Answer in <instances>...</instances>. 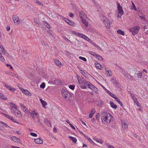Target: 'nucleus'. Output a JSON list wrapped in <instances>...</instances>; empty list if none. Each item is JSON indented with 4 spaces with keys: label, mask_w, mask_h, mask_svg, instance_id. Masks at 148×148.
Here are the masks:
<instances>
[{
    "label": "nucleus",
    "mask_w": 148,
    "mask_h": 148,
    "mask_svg": "<svg viewBox=\"0 0 148 148\" xmlns=\"http://www.w3.org/2000/svg\"><path fill=\"white\" fill-rule=\"evenodd\" d=\"M61 93L62 97L65 99H66V100H71L70 98H71L72 95L67 91H65L64 89H62L61 90Z\"/></svg>",
    "instance_id": "f257e3e1"
},
{
    "label": "nucleus",
    "mask_w": 148,
    "mask_h": 148,
    "mask_svg": "<svg viewBox=\"0 0 148 148\" xmlns=\"http://www.w3.org/2000/svg\"><path fill=\"white\" fill-rule=\"evenodd\" d=\"M111 116V114L109 113L106 112H104L101 115V119L102 122L105 123L106 122L107 123H108V119H109V116Z\"/></svg>",
    "instance_id": "f03ea898"
},
{
    "label": "nucleus",
    "mask_w": 148,
    "mask_h": 148,
    "mask_svg": "<svg viewBox=\"0 0 148 148\" xmlns=\"http://www.w3.org/2000/svg\"><path fill=\"white\" fill-rule=\"evenodd\" d=\"M116 4L117 6V11L118 14H120V16L118 15V17L121 18V16L123 15L124 13L123 9V7L120 5V3L118 2H116Z\"/></svg>",
    "instance_id": "7ed1b4c3"
},
{
    "label": "nucleus",
    "mask_w": 148,
    "mask_h": 148,
    "mask_svg": "<svg viewBox=\"0 0 148 148\" xmlns=\"http://www.w3.org/2000/svg\"><path fill=\"white\" fill-rule=\"evenodd\" d=\"M139 29L140 27L138 26H136L133 28H130L129 29L130 31L132 32V34L134 36L138 33Z\"/></svg>",
    "instance_id": "20e7f679"
},
{
    "label": "nucleus",
    "mask_w": 148,
    "mask_h": 148,
    "mask_svg": "<svg viewBox=\"0 0 148 148\" xmlns=\"http://www.w3.org/2000/svg\"><path fill=\"white\" fill-rule=\"evenodd\" d=\"M11 110L12 112H13L15 115H17L16 114V106L12 103H11Z\"/></svg>",
    "instance_id": "39448f33"
},
{
    "label": "nucleus",
    "mask_w": 148,
    "mask_h": 148,
    "mask_svg": "<svg viewBox=\"0 0 148 148\" xmlns=\"http://www.w3.org/2000/svg\"><path fill=\"white\" fill-rule=\"evenodd\" d=\"M90 84V82L86 81L84 82H82V83H81L80 87L83 89H85L86 88V86L88 87V84Z\"/></svg>",
    "instance_id": "423d86ee"
},
{
    "label": "nucleus",
    "mask_w": 148,
    "mask_h": 148,
    "mask_svg": "<svg viewBox=\"0 0 148 148\" xmlns=\"http://www.w3.org/2000/svg\"><path fill=\"white\" fill-rule=\"evenodd\" d=\"M64 20L70 25L75 26L76 25V24L72 21H71L67 18H64Z\"/></svg>",
    "instance_id": "0eeeda50"
},
{
    "label": "nucleus",
    "mask_w": 148,
    "mask_h": 148,
    "mask_svg": "<svg viewBox=\"0 0 148 148\" xmlns=\"http://www.w3.org/2000/svg\"><path fill=\"white\" fill-rule=\"evenodd\" d=\"M103 23L107 29L110 28V22L108 19L106 18V20H104Z\"/></svg>",
    "instance_id": "6e6552de"
},
{
    "label": "nucleus",
    "mask_w": 148,
    "mask_h": 148,
    "mask_svg": "<svg viewBox=\"0 0 148 148\" xmlns=\"http://www.w3.org/2000/svg\"><path fill=\"white\" fill-rule=\"evenodd\" d=\"M3 114L5 117L8 119H10L11 121H12L14 122L18 123L16 121V120L13 119L12 116H10L9 115L6 114L4 113H3Z\"/></svg>",
    "instance_id": "1a4fd4ad"
},
{
    "label": "nucleus",
    "mask_w": 148,
    "mask_h": 148,
    "mask_svg": "<svg viewBox=\"0 0 148 148\" xmlns=\"http://www.w3.org/2000/svg\"><path fill=\"white\" fill-rule=\"evenodd\" d=\"M51 82L52 83H53V84L56 85H60L61 84H62V82L60 80L58 79H55L54 80H53L52 81H51ZM49 82H50V81H49Z\"/></svg>",
    "instance_id": "9d476101"
},
{
    "label": "nucleus",
    "mask_w": 148,
    "mask_h": 148,
    "mask_svg": "<svg viewBox=\"0 0 148 148\" xmlns=\"http://www.w3.org/2000/svg\"><path fill=\"white\" fill-rule=\"evenodd\" d=\"M12 19L14 23H20L19 18L16 15H13Z\"/></svg>",
    "instance_id": "9b49d317"
},
{
    "label": "nucleus",
    "mask_w": 148,
    "mask_h": 148,
    "mask_svg": "<svg viewBox=\"0 0 148 148\" xmlns=\"http://www.w3.org/2000/svg\"><path fill=\"white\" fill-rule=\"evenodd\" d=\"M12 140L13 141L18 143H19L20 142V140L19 138L16 137L12 136L11 138Z\"/></svg>",
    "instance_id": "f8f14e48"
},
{
    "label": "nucleus",
    "mask_w": 148,
    "mask_h": 148,
    "mask_svg": "<svg viewBox=\"0 0 148 148\" xmlns=\"http://www.w3.org/2000/svg\"><path fill=\"white\" fill-rule=\"evenodd\" d=\"M78 34V36L81 37L82 38H84V39L87 40H89L90 39H89L88 37L82 34Z\"/></svg>",
    "instance_id": "ddd939ff"
},
{
    "label": "nucleus",
    "mask_w": 148,
    "mask_h": 148,
    "mask_svg": "<svg viewBox=\"0 0 148 148\" xmlns=\"http://www.w3.org/2000/svg\"><path fill=\"white\" fill-rule=\"evenodd\" d=\"M95 112V108L92 109L90 111V114H89V118H91L92 117V116H93V115L94 114Z\"/></svg>",
    "instance_id": "4468645a"
},
{
    "label": "nucleus",
    "mask_w": 148,
    "mask_h": 148,
    "mask_svg": "<svg viewBox=\"0 0 148 148\" xmlns=\"http://www.w3.org/2000/svg\"><path fill=\"white\" fill-rule=\"evenodd\" d=\"M4 86L8 89L11 91L12 92H14L15 90V89L14 88H12L11 86H8L7 85L5 84L4 85Z\"/></svg>",
    "instance_id": "2eb2a0df"
},
{
    "label": "nucleus",
    "mask_w": 148,
    "mask_h": 148,
    "mask_svg": "<svg viewBox=\"0 0 148 148\" xmlns=\"http://www.w3.org/2000/svg\"><path fill=\"white\" fill-rule=\"evenodd\" d=\"M35 142L37 144H41L42 143V141L40 138L34 139Z\"/></svg>",
    "instance_id": "dca6fc26"
},
{
    "label": "nucleus",
    "mask_w": 148,
    "mask_h": 148,
    "mask_svg": "<svg viewBox=\"0 0 148 148\" xmlns=\"http://www.w3.org/2000/svg\"><path fill=\"white\" fill-rule=\"evenodd\" d=\"M21 90L25 94V95H29L30 94V92L26 90H25L23 88H21Z\"/></svg>",
    "instance_id": "f3484780"
},
{
    "label": "nucleus",
    "mask_w": 148,
    "mask_h": 148,
    "mask_svg": "<svg viewBox=\"0 0 148 148\" xmlns=\"http://www.w3.org/2000/svg\"><path fill=\"white\" fill-rule=\"evenodd\" d=\"M135 74L138 78H141L142 75V73L140 71H139L137 73H135Z\"/></svg>",
    "instance_id": "a211bd4d"
},
{
    "label": "nucleus",
    "mask_w": 148,
    "mask_h": 148,
    "mask_svg": "<svg viewBox=\"0 0 148 148\" xmlns=\"http://www.w3.org/2000/svg\"><path fill=\"white\" fill-rule=\"evenodd\" d=\"M40 101L41 103L42 104V107L44 108H45V106L47 105V103L45 101L42 100V99H40Z\"/></svg>",
    "instance_id": "6ab92c4d"
},
{
    "label": "nucleus",
    "mask_w": 148,
    "mask_h": 148,
    "mask_svg": "<svg viewBox=\"0 0 148 148\" xmlns=\"http://www.w3.org/2000/svg\"><path fill=\"white\" fill-rule=\"evenodd\" d=\"M110 103L112 108L115 109L117 108V105L116 104H114L112 101H110Z\"/></svg>",
    "instance_id": "aec40b11"
},
{
    "label": "nucleus",
    "mask_w": 148,
    "mask_h": 148,
    "mask_svg": "<svg viewBox=\"0 0 148 148\" xmlns=\"http://www.w3.org/2000/svg\"><path fill=\"white\" fill-rule=\"evenodd\" d=\"M79 15L80 18L81 20L82 19L84 18V17L85 16V14L84 12L82 11L80 12Z\"/></svg>",
    "instance_id": "412c9836"
},
{
    "label": "nucleus",
    "mask_w": 148,
    "mask_h": 148,
    "mask_svg": "<svg viewBox=\"0 0 148 148\" xmlns=\"http://www.w3.org/2000/svg\"><path fill=\"white\" fill-rule=\"evenodd\" d=\"M69 138L73 142L75 143H76L77 141V140L75 137L71 136H69Z\"/></svg>",
    "instance_id": "4be33fe9"
},
{
    "label": "nucleus",
    "mask_w": 148,
    "mask_h": 148,
    "mask_svg": "<svg viewBox=\"0 0 148 148\" xmlns=\"http://www.w3.org/2000/svg\"><path fill=\"white\" fill-rule=\"evenodd\" d=\"M42 23L43 24V25L46 26L47 28L50 29L51 28V27L47 23L45 22H42Z\"/></svg>",
    "instance_id": "5701e85b"
},
{
    "label": "nucleus",
    "mask_w": 148,
    "mask_h": 148,
    "mask_svg": "<svg viewBox=\"0 0 148 148\" xmlns=\"http://www.w3.org/2000/svg\"><path fill=\"white\" fill-rule=\"evenodd\" d=\"M54 62L55 64L58 66H60V65H61V62L58 60L55 59Z\"/></svg>",
    "instance_id": "b1692460"
},
{
    "label": "nucleus",
    "mask_w": 148,
    "mask_h": 148,
    "mask_svg": "<svg viewBox=\"0 0 148 148\" xmlns=\"http://www.w3.org/2000/svg\"><path fill=\"white\" fill-rule=\"evenodd\" d=\"M0 97L5 100H6L7 99V98L5 96V95L1 92H0Z\"/></svg>",
    "instance_id": "393cba45"
},
{
    "label": "nucleus",
    "mask_w": 148,
    "mask_h": 148,
    "mask_svg": "<svg viewBox=\"0 0 148 148\" xmlns=\"http://www.w3.org/2000/svg\"><path fill=\"white\" fill-rule=\"evenodd\" d=\"M81 20L82 22L83 23H84L86 27L88 26V23L85 19L83 18V19H81Z\"/></svg>",
    "instance_id": "a878e982"
},
{
    "label": "nucleus",
    "mask_w": 148,
    "mask_h": 148,
    "mask_svg": "<svg viewBox=\"0 0 148 148\" xmlns=\"http://www.w3.org/2000/svg\"><path fill=\"white\" fill-rule=\"evenodd\" d=\"M117 32V33L118 34H120L123 36H124L125 35V33L121 29H119L118 30Z\"/></svg>",
    "instance_id": "bb28decb"
},
{
    "label": "nucleus",
    "mask_w": 148,
    "mask_h": 148,
    "mask_svg": "<svg viewBox=\"0 0 148 148\" xmlns=\"http://www.w3.org/2000/svg\"><path fill=\"white\" fill-rule=\"evenodd\" d=\"M77 78L79 83L80 84L82 82V80L80 76L79 75H77Z\"/></svg>",
    "instance_id": "cd10ccee"
},
{
    "label": "nucleus",
    "mask_w": 148,
    "mask_h": 148,
    "mask_svg": "<svg viewBox=\"0 0 148 148\" xmlns=\"http://www.w3.org/2000/svg\"><path fill=\"white\" fill-rule=\"evenodd\" d=\"M95 86L92 84L90 82L89 84H88V88L91 89L92 90L93 88L95 87Z\"/></svg>",
    "instance_id": "c85d7f7f"
},
{
    "label": "nucleus",
    "mask_w": 148,
    "mask_h": 148,
    "mask_svg": "<svg viewBox=\"0 0 148 148\" xmlns=\"http://www.w3.org/2000/svg\"><path fill=\"white\" fill-rule=\"evenodd\" d=\"M95 66L98 69H101V64L98 63H95Z\"/></svg>",
    "instance_id": "c756f323"
},
{
    "label": "nucleus",
    "mask_w": 148,
    "mask_h": 148,
    "mask_svg": "<svg viewBox=\"0 0 148 148\" xmlns=\"http://www.w3.org/2000/svg\"><path fill=\"white\" fill-rule=\"evenodd\" d=\"M16 114H17L16 115H15L16 116H17L18 117H20V116H21V113L20 111H19L18 110H16Z\"/></svg>",
    "instance_id": "7c9ffc66"
},
{
    "label": "nucleus",
    "mask_w": 148,
    "mask_h": 148,
    "mask_svg": "<svg viewBox=\"0 0 148 148\" xmlns=\"http://www.w3.org/2000/svg\"><path fill=\"white\" fill-rule=\"evenodd\" d=\"M95 57L96 58L99 60H101L103 59V58L101 56L97 54Z\"/></svg>",
    "instance_id": "2f4dec72"
},
{
    "label": "nucleus",
    "mask_w": 148,
    "mask_h": 148,
    "mask_svg": "<svg viewBox=\"0 0 148 148\" xmlns=\"http://www.w3.org/2000/svg\"><path fill=\"white\" fill-rule=\"evenodd\" d=\"M122 127H124V128L125 129L128 126L126 123L125 122H123L122 123Z\"/></svg>",
    "instance_id": "473e14b6"
},
{
    "label": "nucleus",
    "mask_w": 148,
    "mask_h": 148,
    "mask_svg": "<svg viewBox=\"0 0 148 148\" xmlns=\"http://www.w3.org/2000/svg\"><path fill=\"white\" fill-rule=\"evenodd\" d=\"M93 44L95 46V47H96V48L97 49L100 51H102L101 49L98 45L97 44H96L95 43H93Z\"/></svg>",
    "instance_id": "72a5a7b5"
},
{
    "label": "nucleus",
    "mask_w": 148,
    "mask_h": 148,
    "mask_svg": "<svg viewBox=\"0 0 148 148\" xmlns=\"http://www.w3.org/2000/svg\"><path fill=\"white\" fill-rule=\"evenodd\" d=\"M96 119L97 121H99L100 118V114L99 113H98L96 116Z\"/></svg>",
    "instance_id": "f704fd0d"
},
{
    "label": "nucleus",
    "mask_w": 148,
    "mask_h": 148,
    "mask_svg": "<svg viewBox=\"0 0 148 148\" xmlns=\"http://www.w3.org/2000/svg\"><path fill=\"white\" fill-rule=\"evenodd\" d=\"M0 123H1V125H2L3 126H4L5 127H10L9 126H8L7 125L6 123H5L4 122L0 121Z\"/></svg>",
    "instance_id": "c9c22d12"
},
{
    "label": "nucleus",
    "mask_w": 148,
    "mask_h": 148,
    "mask_svg": "<svg viewBox=\"0 0 148 148\" xmlns=\"http://www.w3.org/2000/svg\"><path fill=\"white\" fill-rule=\"evenodd\" d=\"M106 73L108 76H110L111 75V70H107L106 71Z\"/></svg>",
    "instance_id": "e433bc0d"
},
{
    "label": "nucleus",
    "mask_w": 148,
    "mask_h": 148,
    "mask_svg": "<svg viewBox=\"0 0 148 148\" xmlns=\"http://www.w3.org/2000/svg\"><path fill=\"white\" fill-rule=\"evenodd\" d=\"M89 53L91 55L95 57L97 55V53L92 51H89Z\"/></svg>",
    "instance_id": "4c0bfd02"
},
{
    "label": "nucleus",
    "mask_w": 148,
    "mask_h": 148,
    "mask_svg": "<svg viewBox=\"0 0 148 148\" xmlns=\"http://www.w3.org/2000/svg\"><path fill=\"white\" fill-rule=\"evenodd\" d=\"M69 88L72 90H74L75 88V85L74 84L71 85L69 86Z\"/></svg>",
    "instance_id": "58836bf2"
},
{
    "label": "nucleus",
    "mask_w": 148,
    "mask_h": 148,
    "mask_svg": "<svg viewBox=\"0 0 148 148\" xmlns=\"http://www.w3.org/2000/svg\"><path fill=\"white\" fill-rule=\"evenodd\" d=\"M45 86V84L44 82H43L42 83V84L40 85V88H42L43 89L44 88Z\"/></svg>",
    "instance_id": "ea45409f"
},
{
    "label": "nucleus",
    "mask_w": 148,
    "mask_h": 148,
    "mask_svg": "<svg viewBox=\"0 0 148 148\" xmlns=\"http://www.w3.org/2000/svg\"><path fill=\"white\" fill-rule=\"evenodd\" d=\"M0 51H2V52H3L4 53L5 52V51L4 49V48L1 45H0Z\"/></svg>",
    "instance_id": "a19ab883"
},
{
    "label": "nucleus",
    "mask_w": 148,
    "mask_h": 148,
    "mask_svg": "<svg viewBox=\"0 0 148 148\" xmlns=\"http://www.w3.org/2000/svg\"><path fill=\"white\" fill-rule=\"evenodd\" d=\"M79 58L85 62H86L87 61L86 59L85 58L82 57V56H79Z\"/></svg>",
    "instance_id": "79ce46f5"
},
{
    "label": "nucleus",
    "mask_w": 148,
    "mask_h": 148,
    "mask_svg": "<svg viewBox=\"0 0 148 148\" xmlns=\"http://www.w3.org/2000/svg\"><path fill=\"white\" fill-rule=\"evenodd\" d=\"M132 9L136 10V6L134 5V3L132 1Z\"/></svg>",
    "instance_id": "37998d69"
},
{
    "label": "nucleus",
    "mask_w": 148,
    "mask_h": 148,
    "mask_svg": "<svg viewBox=\"0 0 148 148\" xmlns=\"http://www.w3.org/2000/svg\"><path fill=\"white\" fill-rule=\"evenodd\" d=\"M116 80L114 81V82H113V83L116 86H118L119 84V83L115 81Z\"/></svg>",
    "instance_id": "c03bdc74"
},
{
    "label": "nucleus",
    "mask_w": 148,
    "mask_h": 148,
    "mask_svg": "<svg viewBox=\"0 0 148 148\" xmlns=\"http://www.w3.org/2000/svg\"><path fill=\"white\" fill-rule=\"evenodd\" d=\"M78 68V69H79V70L80 71L81 73H82V74L83 75H86V73L84 71H83V70H82L81 69H80L79 68Z\"/></svg>",
    "instance_id": "a18cd8bd"
},
{
    "label": "nucleus",
    "mask_w": 148,
    "mask_h": 148,
    "mask_svg": "<svg viewBox=\"0 0 148 148\" xmlns=\"http://www.w3.org/2000/svg\"><path fill=\"white\" fill-rule=\"evenodd\" d=\"M36 3L38 4L39 5H42L43 6V4L40 2H39V1H38L37 0H36Z\"/></svg>",
    "instance_id": "49530a36"
},
{
    "label": "nucleus",
    "mask_w": 148,
    "mask_h": 148,
    "mask_svg": "<svg viewBox=\"0 0 148 148\" xmlns=\"http://www.w3.org/2000/svg\"><path fill=\"white\" fill-rule=\"evenodd\" d=\"M30 134L32 136H34V137H36L37 136V134L34 133L33 132H31L30 133Z\"/></svg>",
    "instance_id": "de8ad7c7"
},
{
    "label": "nucleus",
    "mask_w": 148,
    "mask_h": 148,
    "mask_svg": "<svg viewBox=\"0 0 148 148\" xmlns=\"http://www.w3.org/2000/svg\"><path fill=\"white\" fill-rule=\"evenodd\" d=\"M112 116L111 115V116H108V118H109L108 119V122H110L112 119Z\"/></svg>",
    "instance_id": "09e8293b"
},
{
    "label": "nucleus",
    "mask_w": 148,
    "mask_h": 148,
    "mask_svg": "<svg viewBox=\"0 0 148 148\" xmlns=\"http://www.w3.org/2000/svg\"><path fill=\"white\" fill-rule=\"evenodd\" d=\"M109 94L113 98L115 96L114 94L112 93L111 92H109Z\"/></svg>",
    "instance_id": "8fccbe9b"
},
{
    "label": "nucleus",
    "mask_w": 148,
    "mask_h": 148,
    "mask_svg": "<svg viewBox=\"0 0 148 148\" xmlns=\"http://www.w3.org/2000/svg\"><path fill=\"white\" fill-rule=\"evenodd\" d=\"M23 109V111L26 113L27 112H28L27 109L25 107V108H24Z\"/></svg>",
    "instance_id": "3c124183"
},
{
    "label": "nucleus",
    "mask_w": 148,
    "mask_h": 148,
    "mask_svg": "<svg viewBox=\"0 0 148 148\" xmlns=\"http://www.w3.org/2000/svg\"><path fill=\"white\" fill-rule=\"evenodd\" d=\"M30 114L31 115V116L32 117V118L33 119H34V115L33 113V112H30Z\"/></svg>",
    "instance_id": "603ef678"
},
{
    "label": "nucleus",
    "mask_w": 148,
    "mask_h": 148,
    "mask_svg": "<svg viewBox=\"0 0 148 148\" xmlns=\"http://www.w3.org/2000/svg\"><path fill=\"white\" fill-rule=\"evenodd\" d=\"M63 38H64V39L66 40V41L67 42H71L70 40H69V39H68L65 36H64L63 37Z\"/></svg>",
    "instance_id": "864d4df0"
},
{
    "label": "nucleus",
    "mask_w": 148,
    "mask_h": 148,
    "mask_svg": "<svg viewBox=\"0 0 148 148\" xmlns=\"http://www.w3.org/2000/svg\"><path fill=\"white\" fill-rule=\"evenodd\" d=\"M69 15L71 17H73L74 16V14L71 12H70L69 14Z\"/></svg>",
    "instance_id": "5fc2aeb1"
},
{
    "label": "nucleus",
    "mask_w": 148,
    "mask_h": 148,
    "mask_svg": "<svg viewBox=\"0 0 148 148\" xmlns=\"http://www.w3.org/2000/svg\"><path fill=\"white\" fill-rule=\"evenodd\" d=\"M0 60L2 61H3L5 60L4 58L2 55L0 57Z\"/></svg>",
    "instance_id": "6e6d98bb"
},
{
    "label": "nucleus",
    "mask_w": 148,
    "mask_h": 148,
    "mask_svg": "<svg viewBox=\"0 0 148 148\" xmlns=\"http://www.w3.org/2000/svg\"><path fill=\"white\" fill-rule=\"evenodd\" d=\"M122 107H123V104L120 101V100L118 102H117Z\"/></svg>",
    "instance_id": "4d7b16f0"
},
{
    "label": "nucleus",
    "mask_w": 148,
    "mask_h": 148,
    "mask_svg": "<svg viewBox=\"0 0 148 148\" xmlns=\"http://www.w3.org/2000/svg\"><path fill=\"white\" fill-rule=\"evenodd\" d=\"M92 90L95 91V92H96L98 90V89L95 86V87H94V88H93V89H92Z\"/></svg>",
    "instance_id": "13d9d810"
},
{
    "label": "nucleus",
    "mask_w": 148,
    "mask_h": 148,
    "mask_svg": "<svg viewBox=\"0 0 148 148\" xmlns=\"http://www.w3.org/2000/svg\"><path fill=\"white\" fill-rule=\"evenodd\" d=\"M120 71L121 72H122V73H125V70H124L123 69H122L121 68L120 69Z\"/></svg>",
    "instance_id": "bf43d9fd"
},
{
    "label": "nucleus",
    "mask_w": 148,
    "mask_h": 148,
    "mask_svg": "<svg viewBox=\"0 0 148 148\" xmlns=\"http://www.w3.org/2000/svg\"><path fill=\"white\" fill-rule=\"evenodd\" d=\"M34 22L36 24H38L39 23V21L37 19H34Z\"/></svg>",
    "instance_id": "052dcab7"
},
{
    "label": "nucleus",
    "mask_w": 148,
    "mask_h": 148,
    "mask_svg": "<svg viewBox=\"0 0 148 148\" xmlns=\"http://www.w3.org/2000/svg\"><path fill=\"white\" fill-rule=\"evenodd\" d=\"M139 17L142 20H143L144 21H145V17H144V16H139Z\"/></svg>",
    "instance_id": "680f3d73"
},
{
    "label": "nucleus",
    "mask_w": 148,
    "mask_h": 148,
    "mask_svg": "<svg viewBox=\"0 0 148 148\" xmlns=\"http://www.w3.org/2000/svg\"><path fill=\"white\" fill-rule=\"evenodd\" d=\"M6 65L7 66H9V67H10V68L12 69H13V67H12V66H11V65L10 64H7Z\"/></svg>",
    "instance_id": "e2e57ef3"
},
{
    "label": "nucleus",
    "mask_w": 148,
    "mask_h": 148,
    "mask_svg": "<svg viewBox=\"0 0 148 148\" xmlns=\"http://www.w3.org/2000/svg\"><path fill=\"white\" fill-rule=\"evenodd\" d=\"M114 98L115 101L117 102H118L120 100L119 99H118L116 96H115L114 97H113Z\"/></svg>",
    "instance_id": "0e129e2a"
},
{
    "label": "nucleus",
    "mask_w": 148,
    "mask_h": 148,
    "mask_svg": "<svg viewBox=\"0 0 148 148\" xmlns=\"http://www.w3.org/2000/svg\"><path fill=\"white\" fill-rule=\"evenodd\" d=\"M77 129L79 131V133L81 134L82 135L84 136H86V135L84 134L81 131L79 130V129L78 128H77Z\"/></svg>",
    "instance_id": "69168bd1"
},
{
    "label": "nucleus",
    "mask_w": 148,
    "mask_h": 148,
    "mask_svg": "<svg viewBox=\"0 0 148 148\" xmlns=\"http://www.w3.org/2000/svg\"><path fill=\"white\" fill-rule=\"evenodd\" d=\"M12 43L14 44H15L16 42V40L15 38H13L12 40Z\"/></svg>",
    "instance_id": "338daca9"
},
{
    "label": "nucleus",
    "mask_w": 148,
    "mask_h": 148,
    "mask_svg": "<svg viewBox=\"0 0 148 148\" xmlns=\"http://www.w3.org/2000/svg\"><path fill=\"white\" fill-rule=\"evenodd\" d=\"M20 106L21 108L23 109L24 108H25V106H24L23 104H20Z\"/></svg>",
    "instance_id": "774afa93"
}]
</instances>
